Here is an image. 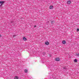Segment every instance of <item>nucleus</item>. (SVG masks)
Listing matches in <instances>:
<instances>
[{
  "label": "nucleus",
  "mask_w": 79,
  "mask_h": 79,
  "mask_svg": "<svg viewBox=\"0 0 79 79\" xmlns=\"http://www.w3.org/2000/svg\"><path fill=\"white\" fill-rule=\"evenodd\" d=\"M13 23V21H12V22H11V23Z\"/></svg>",
  "instance_id": "a211bd4d"
},
{
  "label": "nucleus",
  "mask_w": 79,
  "mask_h": 79,
  "mask_svg": "<svg viewBox=\"0 0 79 79\" xmlns=\"http://www.w3.org/2000/svg\"><path fill=\"white\" fill-rule=\"evenodd\" d=\"M74 61L75 63H76L77 62V60L76 59H75L74 60Z\"/></svg>",
  "instance_id": "1a4fd4ad"
},
{
  "label": "nucleus",
  "mask_w": 79,
  "mask_h": 79,
  "mask_svg": "<svg viewBox=\"0 0 79 79\" xmlns=\"http://www.w3.org/2000/svg\"><path fill=\"white\" fill-rule=\"evenodd\" d=\"M51 23H53V22L52 21V22H51Z\"/></svg>",
  "instance_id": "f3484780"
},
{
  "label": "nucleus",
  "mask_w": 79,
  "mask_h": 79,
  "mask_svg": "<svg viewBox=\"0 0 79 79\" xmlns=\"http://www.w3.org/2000/svg\"><path fill=\"white\" fill-rule=\"evenodd\" d=\"M71 1H69L67 2V4H68V5H70L71 4Z\"/></svg>",
  "instance_id": "20e7f679"
},
{
  "label": "nucleus",
  "mask_w": 79,
  "mask_h": 79,
  "mask_svg": "<svg viewBox=\"0 0 79 79\" xmlns=\"http://www.w3.org/2000/svg\"><path fill=\"white\" fill-rule=\"evenodd\" d=\"M63 44H66V41H63L62 42Z\"/></svg>",
  "instance_id": "6e6552de"
},
{
  "label": "nucleus",
  "mask_w": 79,
  "mask_h": 79,
  "mask_svg": "<svg viewBox=\"0 0 79 79\" xmlns=\"http://www.w3.org/2000/svg\"><path fill=\"white\" fill-rule=\"evenodd\" d=\"M19 78V77H17V76H16L15 77V79H18Z\"/></svg>",
  "instance_id": "9d476101"
},
{
  "label": "nucleus",
  "mask_w": 79,
  "mask_h": 79,
  "mask_svg": "<svg viewBox=\"0 0 79 79\" xmlns=\"http://www.w3.org/2000/svg\"><path fill=\"white\" fill-rule=\"evenodd\" d=\"M25 73H27V70L25 69L24 70Z\"/></svg>",
  "instance_id": "9b49d317"
},
{
  "label": "nucleus",
  "mask_w": 79,
  "mask_h": 79,
  "mask_svg": "<svg viewBox=\"0 0 79 79\" xmlns=\"http://www.w3.org/2000/svg\"><path fill=\"white\" fill-rule=\"evenodd\" d=\"M77 56H79V54H77Z\"/></svg>",
  "instance_id": "4468645a"
},
{
  "label": "nucleus",
  "mask_w": 79,
  "mask_h": 79,
  "mask_svg": "<svg viewBox=\"0 0 79 79\" xmlns=\"http://www.w3.org/2000/svg\"><path fill=\"white\" fill-rule=\"evenodd\" d=\"M53 6H50L49 7L50 9H51V10H52V9H53Z\"/></svg>",
  "instance_id": "423d86ee"
},
{
  "label": "nucleus",
  "mask_w": 79,
  "mask_h": 79,
  "mask_svg": "<svg viewBox=\"0 0 79 79\" xmlns=\"http://www.w3.org/2000/svg\"><path fill=\"white\" fill-rule=\"evenodd\" d=\"M45 44L46 45H49V43L48 42H47L45 43Z\"/></svg>",
  "instance_id": "0eeeda50"
},
{
  "label": "nucleus",
  "mask_w": 79,
  "mask_h": 79,
  "mask_svg": "<svg viewBox=\"0 0 79 79\" xmlns=\"http://www.w3.org/2000/svg\"><path fill=\"white\" fill-rule=\"evenodd\" d=\"M0 47H1L0 46Z\"/></svg>",
  "instance_id": "6ab92c4d"
},
{
  "label": "nucleus",
  "mask_w": 79,
  "mask_h": 79,
  "mask_svg": "<svg viewBox=\"0 0 79 79\" xmlns=\"http://www.w3.org/2000/svg\"><path fill=\"white\" fill-rule=\"evenodd\" d=\"M42 62L43 63H45V59H44L42 58Z\"/></svg>",
  "instance_id": "7ed1b4c3"
},
{
  "label": "nucleus",
  "mask_w": 79,
  "mask_h": 79,
  "mask_svg": "<svg viewBox=\"0 0 79 79\" xmlns=\"http://www.w3.org/2000/svg\"><path fill=\"white\" fill-rule=\"evenodd\" d=\"M0 37H2V35H0Z\"/></svg>",
  "instance_id": "dca6fc26"
},
{
  "label": "nucleus",
  "mask_w": 79,
  "mask_h": 79,
  "mask_svg": "<svg viewBox=\"0 0 79 79\" xmlns=\"http://www.w3.org/2000/svg\"><path fill=\"white\" fill-rule=\"evenodd\" d=\"M5 3V1H0V3L1 4L0 5V7H1L3 5V4Z\"/></svg>",
  "instance_id": "f257e3e1"
},
{
  "label": "nucleus",
  "mask_w": 79,
  "mask_h": 79,
  "mask_svg": "<svg viewBox=\"0 0 79 79\" xmlns=\"http://www.w3.org/2000/svg\"><path fill=\"white\" fill-rule=\"evenodd\" d=\"M23 40L25 41H26L27 40V39L25 38V37H23Z\"/></svg>",
  "instance_id": "39448f33"
},
{
  "label": "nucleus",
  "mask_w": 79,
  "mask_h": 79,
  "mask_svg": "<svg viewBox=\"0 0 79 79\" xmlns=\"http://www.w3.org/2000/svg\"><path fill=\"white\" fill-rule=\"evenodd\" d=\"M16 35H13V37H16Z\"/></svg>",
  "instance_id": "ddd939ff"
},
{
  "label": "nucleus",
  "mask_w": 79,
  "mask_h": 79,
  "mask_svg": "<svg viewBox=\"0 0 79 79\" xmlns=\"http://www.w3.org/2000/svg\"><path fill=\"white\" fill-rule=\"evenodd\" d=\"M77 31H78V32H79V28L77 29Z\"/></svg>",
  "instance_id": "f8f14e48"
},
{
  "label": "nucleus",
  "mask_w": 79,
  "mask_h": 79,
  "mask_svg": "<svg viewBox=\"0 0 79 79\" xmlns=\"http://www.w3.org/2000/svg\"><path fill=\"white\" fill-rule=\"evenodd\" d=\"M55 61H58L60 60V57L56 58L55 59Z\"/></svg>",
  "instance_id": "f03ea898"
},
{
  "label": "nucleus",
  "mask_w": 79,
  "mask_h": 79,
  "mask_svg": "<svg viewBox=\"0 0 79 79\" xmlns=\"http://www.w3.org/2000/svg\"><path fill=\"white\" fill-rule=\"evenodd\" d=\"M36 27V25H35V26H34V27Z\"/></svg>",
  "instance_id": "2eb2a0df"
}]
</instances>
